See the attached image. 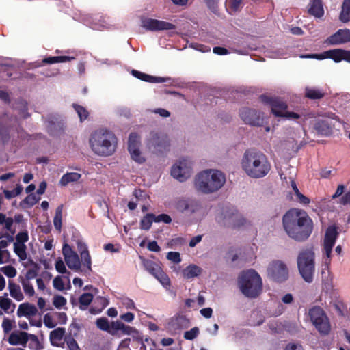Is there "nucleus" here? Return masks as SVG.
I'll return each mask as SVG.
<instances>
[{
    "label": "nucleus",
    "mask_w": 350,
    "mask_h": 350,
    "mask_svg": "<svg viewBox=\"0 0 350 350\" xmlns=\"http://www.w3.org/2000/svg\"><path fill=\"white\" fill-rule=\"evenodd\" d=\"M345 190V187L344 185H342V184L338 185L335 193L332 195V198L336 199L339 197L341 198L343 196L342 194L344 193Z\"/></svg>",
    "instance_id": "60"
},
{
    "label": "nucleus",
    "mask_w": 350,
    "mask_h": 350,
    "mask_svg": "<svg viewBox=\"0 0 350 350\" xmlns=\"http://www.w3.org/2000/svg\"><path fill=\"white\" fill-rule=\"evenodd\" d=\"M191 161L188 158H183L175 163L171 169V175L180 182H183L191 174Z\"/></svg>",
    "instance_id": "12"
},
{
    "label": "nucleus",
    "mask_w": 350,
    "mask_h": 350,
    "mask_svg": "<svg viewBox=\"0 0 350 350\" xmlns=\"http://www.w3.org/2000/svg\"><path fill=\"white\" fill-rule=\"evenodd\" d=\"M310 319L317 331L323 336H327L331 331L329 318L324 310L318 306H314L308 311Z\"/></svg>",
    "instance_id": "8"
},
{
    "label": "nucleus",
    "mask_w": 350,
    "mask_h": 350,
    "mask_svg": "<svg viewBox=\"0 0 350 350\" xmlns=\"http://www.w3.org/2000/svg\"><path fill=\"white\" fill-rule=\"evenodd\" d=\"M93 295L92 293H83L79 298V302L80 304V309L85 310L87 306L90 304L92 301Z\"/></svg>",
    "instance_id": "37"
},
{
    "label": "nucleus",
    "mask_w": 350,
    "mask_h": 350,
    "mask_svg": "<svg viewBox=\"0 0 350 350\" xmlns=\"http://www.w3.org/2000/svg\"><path fill=\"white\" fill-rule=\"evenodd\" d=\"M38 312L36 307L29 303H23L18 306L17 310V316L21 317H30L36 315Z\"/></svg>",
    "instance_id": "22"
},
{
    "label": "nucleus",
    "mask_w": 350,
    "mask_h": 350,
    "mask_svg": "<svg viewBox=\"0 0 350 350\" xmlns=\"http://www.w3.org/2000/svg\"><path fill=\"white\" fill-rule=\"evenodd\" d=\"M8 293H5L3 297H0V308L5 311V312L9 313L8 310L11 306L12 312L16 307V304L12 303V300L7 297Z\"/></svg>",
    "instance_id": "34"
},
{
    "label": "nucleus",
    "mask_w": 350,
    "mask_h": 350,
    "mask_svg": "<svg viewBox=\"0 0 350 350\" xmlns=\"http://www.w3.org/2000/svg\"><path fill=\"white\" fill-rule=\"evenodd\" d=\"M29 340V334L25 332H12L10 334L8 341L11 345L26 346Z\"/></svg>",
    "instance_id": "20"
},
{
    "label": "nucleus",
    "mask_w": 350,
    "mask_h": 350,
    "mask_svg": "<svg viewBox=\"0 0 350 350\" xmlns=\"http://www.w3.org/2000/svg\"><path fill=\"white\" fill-rule=\"evenodd\" d=\"M172 221V218L167 214L162 213L157 216L154 215V222L159 223L163 222L165 224H170Z\"/></svg>",
    "instance_id": "54"
},
{
    "label": "nucleus",
    "mask_w": 350,
    "mask_h": 350,
    "mask_svg": "<svg viewBox=\"0 0 350 350\" xmlns=\"http://www.w3.org/2000/svg\"><path fill=\"white\" fill-rule=\"evenodd\" d=\"M199 334V329L196 327H193L189 331H187L184 333V338L186 340H192L196 338Z\"/></svg>",
    "instance_id": "51"
},
{
    "label": "nucleus",
    "mask_w": 350,
    "mask_h": 350,
    "mask_svg": "<svg viewBox=\"0 0 350 350\" xmlns=\"http://www.w3.org/2000/svg\"><path fill=\"white\" fill-rule=\"evenodd\" d=\"M299 272L306 282L313 281L314 273V253L312 250L306 249L300 252L297 257Z\"/></svg>",
    "instance_id": "6"
},
{
    "label": "nucleus",
    "mask_w": 350,
    "mask_h": 350,
    "mask_svg": "<svg viewBox=\"0 0 350 350\" xmlns=\"http://www.w3.org/2000/svg\"><path fill=\"white\" fill-rule=\"evenodd\" d=\"M40 198H37L34 194H29L21 202V205L26 204L28 206L31 207L35 205L39 200Z\"/></svg>",
    "instance_id": "48"
},
{
    "label": "nucleus",
    "mask_w": 350,
    "mask_h": 350,
    "mask_svg": "<svg viewBox=\"0 0 350 350\" xmlns=\"http://www.w3.org/2000/svg\"><path fill=\"white\" fill-rule=\"evenodd\" d=\"M94 306L91 307L90 312L93 314H99L109 304V300L104 297H98L94 303Z\"/></svg>",
    "instance_id": "25"
},
{
    "label": "nucleus",
    "mask_w": 350,
    "mask_h": 350,
    "mask_svg": "<svg viewBox=\"0 0 350 350\" xmlns=\"http://www.w3.org/2000/svg\"><path fill=\"white\" fill-rule=\"evenodd\" d=\"M225 182V176L220 171L207 170L196 176L195 187L204 193H211L218 191Z\"/></svg>",
    "instance_id": "4"
},
{
    "label": "nucleus",
    "mask_w": 350,
    "mask_h": 350,
    "mask_svg": "<svg viewBox=\"0 0 350 350\" xmlns=\"http://www.w3.org/2000/svg\"><path fill=\"white\" fill-rule=\"evenodd\" d=\"M53 284L54 288L59 291H63L64 289V282L59 276H57L54 278Z\"/></svg>",
    "instance_id": "59"
},
{
    "label": "nucleus",
    "mask_w": 350,
    "mask_h": 350,
    "mask_svg": "<svg viewBox=\"0 0 350 350\" xmlns=\"http://www.w3.org/2000/svg\"><path fill=\"white\" fill-rule=\"evenodd\" d=\"M16 241L15 243H18L21 244H25V243L27 242L29 240V235L27 230L24 232H18L16 236Z\"/></svg>",
    "instance_id": "53"
},
{
    "label": "nucleus",
    "mask_w": 350,
    "mask_h": 350,
    "mask_svg": "<svg viewBox=\"0 0 350 350\" xmlns=\"http://www.w3.org/2000/svg\"><path fill=\"white\" fill-rule=\"evenodd\" d=\"M305 96L311 100H317L323 98L325 93L321 89L306 88L305 89Z\"/></svg>",
    "instance_id": "30"
},
{
    "label": "nucleus",
    "mask_w": 350,
    "mask_h": 350,
    "mask_svg": "<svg viewBox=\"0 0 350 350\" xmlns=\"http://www.w3.org/2000/svg\"><path fill=\"white\" fill-rule=\"evenodd\" d=\"M339 204L342 205L350 204V191L345 193L340 199Z\"/></svg>",
    "instance_id": "63"
},
{
    "label": "nucleus",
    "mask_w": 350,
    "mask_h": 350,
    "mask_svg": "<svg viewBox=\"0 0 350 350\" xmlns=\"http://www.w3.org/2000/svg\"><path fill=\"white\" fill-rule=\"evenodd\" d=\"M8 289L11 297L16 301H20L24 299L20 286L12 280H9L8 282Z\"/></svg>",
    "instance_id": "27"
},
{
    "label": "nucleus",
    "mask_w": 350,
    "mask_h": 350,
    "mask_svg": "<svg viewBox=\"0 0 350 350\" xmlns=\"http://www.w3.org/2000/svg\"><path fill=\"white\" fill-rule=\"evenodd\" d=\"M26 245L18 243H14V251L20 260H25L27 258Z\"/></svg>",
    "instance_id": "38"
},
{
    "label": "nucleus",
    "mask_w": 350,
    "mask_h": 350,
    "mask_svg": "<svg viewBox=\"0 0 350 350\" xmlns=\"http://www.w3.org/2000/svg\"><path fill=\"white\" fill-rule=\"evenodd\" d=\"M38 266L37 264H34V267L33 269H29L26 274L25 280H27V281H29L30 280H32L35 278L38 275Z\"/></svg>",
    "instance_id": "52"
},
{
    "label": "nucleus",
    "mask_w": 350,
    "mask_h": 350,
    "mask_svg": "<svg viewBox=\"0 0 350 350\" xmlns=\"http://www.w3.org/2000/svg\"><path fill=\"white\" fill-rule=\"evenodd\" d=\"M62 210H63V205L61 204L58 206L55 209V214L53 218V224L55 226V228L58 231H61L62 229Z\"/></svg>",
    "instance_id": "36"
},
{
    "label": "nucleus",
    "mask_w": 350,
    "mask_h": 350,
    "mask_svg": "<svg viewBox=\"0 0 350 350\" xmlns=\"http://www.w3.org/2000/svg\"><path fill=\"white\" fill-rule=\"evenodd\" d=\"M316 131L321 135H329L332 133V129L327 120H319L314 126Z\"/></svg>",
    "instance_id": "24"
},
{
    "label": "nucleus",
    "mask_w": 350,
    "mask_h": 350,
    "mask_svg": "<svg viewBox=\"0 0 350 350\" xmlns=\"http://www.w3.org/2000/svg\"><path fill=\"white\" fill-rule=\"evenodd\" d=\"M260 100L264 104L271 107V113L276 117L287 119H298L300 118L298 113L287 111L288 105L281 98L262 94L260 96Z\"/></svg>",
    "instance_id": "7"
},
{
    "label": "nucleus",
    "mask_w": 350,
    "mask_h": 350,
    "mask_svg": "<svg viewBox=\"0 0 350 350\" xmlns=\"http://www.w3.org/2000/svg\"><path fill=\"white\" fill-rule=\"evenodd\" d=\"M2 271L7 277L12 278L16 275V269L12 265H7L1 268Z\"/></svg>",
    "instance_id": "49"
},
{
    "label": "nucleus",
    "mask_w": 350,
    "mask_h": 350,
    "mask_svg": "<svg viewBox=\"0 0 350 350\" xmlns=\"http://www.w3.org/2000/svg\"><path fill=\"white\" fill-rule=\"evenodd\" d=\"M167 258L176 264L181 262L180 256L178 252H169L167 254Z\"/></svg>",
    "instance_id": "55"
},
{
    "label": "nucleus",
    "mask_w": 350,
    "mask_h": 350,
    "mask_svg": "<svg viewBox=\"0 0 350 350\" xmlns=\"http://www.w3.org/2000/svg\"><path fill=\"white\" fill-rule=\"evenodd\" d=\"M77 250L79 252L80 255L81 254H83V253H87L89 252L88 246L85 243L79 241L77 243Z\"/></svg>",
    "instance_id": "64"
},
{
    "label": "nucleus",
    "mask_w": 350,
    "mask_h": 350,
    "mask_svg": "<svg viewBox=\"0 0 350 350\" xmlns=\"http://www.w3.org/2000/svg\"><path fill=\"white\" fill-rule=\"evenodd\" d=\"M338 234L339 233L337 230V228L335 226H329L325 231L323 241V250L326 256L325 262L327 265L330 264L332 249L335 245Z\"/></svg>",
    "instance_id": "14"
},
{
    "label": "nucleus",
    "mask_w": 350,
    "mask_h": 350,
    "mask_svg": "<svg viewBox=\"0 0 350 350\" xmlns=\"http://www.w3.org/2000/svg\"><path fill=\"white\" fill-rule=\"evenodd\" d=\"M66 335L65 328L57 327L50 332V341L53 345H57V343L64 339Z\"/></svg>",
    "instance_id": "28"
},
{
    "label": "nucleus",
    "mask_w": 350,
    "mask_h": 350,
    "mask_svg": "<svg viewBox=\"0 0 350 350\" xmlns=\"http://www.w3.org/2000/svg\"><path fill=\"white\" fill-rule=\"evenodd\" d=\"M241 119L247 124L262 126L264 123V113L255 109L242 107L239 110Z\"/></svg>",
    "instance_id": "11"
},
{
    "label": "nucleus",
    "mask_w": 350,
    "mask_h": 350,
    "mask_svg": "<svg viewBox=\"0 0 350 350\" xmlns=\"http://www.w3.org/2000/svg\"><path fill=\"white\" fill-rule=\"evenodd\" d=\"M303 57L310 58V59H317L319 60H322V59L327 58L326 51H324L323 53H319V54H308V55L303 56Z\"/></svg>",
    "instance_id": "61"
},
{
    "label": "nucleus",
    "mask_w": 350,
    "mask_h": 350,
    "mask_svg": "<svg viewBox=\"0 0 350 350\" xmlns=\"http://www.w3.org/2000/svg\"><path fill=\"white\" fill-rule=\"evenodd\" d=\"M327 58L333 59L335 62L342 61V49H336L326 51Z\"/></svg>",
    "instance_id": "42"
},
{
    "label": "nucleus",
    "mask_w": 350,
    "mask_h": 350,
    "mask_svg": "<svg viewBox=\"0 0 350 350\" xmlns=\"http://www.w3.org/2000/svg\"><path fill=\"white\" fill-rule=\"evenodd\" d=\"M217 220L221 226L233 229L246 224V219L234 208H224Z\"/></svg>",
    "instance_id": "9"
},
{
    "label": "nucleus",
    "mask_w": 350,
    "mask_h": 350,
    "mask_svg": "<svg viewBox=\"0 0 350 350\" xmlns=\"http://www.w3.org/2000/svg\"><path fill=\"white\" fill-rule=\"evenodd\" d=\"M241 293L247 297L256 298L261 293L262 282L260 275L254 270L243 271L239 277Z\"/></svg>",
    "instance_id": "5"
},
{
    "label": "nucleus",
    "mask_w": 350,
    "mask_h": 350,
    "mask_svg": "<svg viewBox=\"0 0 350 350\" xmlns=\"http://www.w3.org/2000/svg\"><path fill=\"white\" fill-rule=\"evenodd\" d=\"M147 146L155 153H163L170 149V144L167 135L161 133L151 132Z\"/></svg>",
    "instance_id": "10"
},
{
    "label": "nucleus",
    "mask_w": 350,
    "mask_h": 350,
    "mask_svg": "<svg viewBox=\"0 0 350 350\" xmlns=\"http://www.w3.org/2000/svg\"><path fill=\"white\" fill-rule=\"evenodd\" d=\"M202 272V269L196 265H190L183 271V275L185 278L191 279L200 275Z\"/></svg>",
    "instance_id": "26"
},
{
    "label": "nucleus",
    "mask_w": 350,
    "mask_h": 350,
    "mask_svg": "<svg viewBox=\"0 0 350 350\" xmlns=\"http://www.w3.org/2000/svg\"><path fill=\"white\" fill-rule=\"evenodd\" d=\"M81 177V175L79 173L68 172L62 176L59 184L62 186H66L70 183L78 181Z\"/></svg>",
    "instance_id": "31"
},
{
    "label": "nucleus",
    "mask_w": 350,
    "mask_h": 350,
    "mask_svg": "<svg viewBox=\"0 0 350 350\" xmlns=\"http://www.w3.org/2000/svg\"><path fill=\"white\" fill-rule=\"evenodd\" d=\"M241 164L249 177L256 179L266 176L271 168L267 157L261 151L254 148L245 150Z\"/></svg>",
    "instance_id": "2"
},
{
    "label": "nucleus",
    "mask_w": 350,
    "mask_h": 350,
    "mask_svg": "<svg viewBox=\"0 0 350 350\" xmlns=\"http://www.w3.org/2000/svg\"><path fill=\"white\" fill-rule=\"evenodd\" d=\"M350 41V30L348 29H339L328 37L326 43L330 45H338Z\"/></svg>",
    "instance_id": "19"
},
{
    "label": "nucleus",
    "mask_w": 350,
    "mask_h": 350,
    "mask_svg": "<svg viewBox=\"0 0 350 350\" xmlns=\"http://www.w3.org/2000/svg\"><path fill=\"white\" fill-rule=\"evenodd\" d=\"M81 262L84 268H85V270H84L85 272H86V270H88L89 272L92 271V259L90 254L88 252L81 254L80 255Z\"/></svg>",
    "instance_id": "43"
},
{
    "label": "nucleus",
    "mask_w": 350,
    "mask_h": 350,
    "mask_svg": "<svg viewBox=\"0 0 350 350\" xmlns=\"http://www.w3.org/2000/svg\"><path fill=\"white\" fill-rule=\"evenodd\" d=\"M128 150L131 154L132 159L135 161L139 163H142L145 161V159L142 156L139 147L134 148L133 146H131V148L128 149Z\"/></svg>",
    "instance_id": "40"
},
{
    "label": "nucleus",
    "mask_w": 350,
    "mask_h": 350,
    "mask_svg": "<svg viewBox=\"0 0 350 350\" xmlns=\"http://www.w3.org/2000/svg\"><path fill=\"white\" fill-rule=\"evenodd\" d=\"M285 232L291 239L304 241L313 230V221L308 214L301 210L291 208L282 217Z\"/></svg>",
    "instance_id": "1"
},
{
    "label": "nucleus",
    "mask_w": 350,
    "mask_h": 350,
    "mask_svg": "<svg viewBox=\"0 0 350 350\" xmlns=\"http://www.w3.org/2000/svg\"><path fill=\"white\" fill-rule=\"evenodd\" d=\"M154 221V214L147 213L140 220L139 227L142 230H149Z\"/></svg>",
    "instance_id": "32"
},
{
    "label": "nucleus",
    "mask_w": 350,
    "mask_h": 350,
    "mask_svg": "<svg viewBox=\"0 0 350 350\" xmlns=\"http://www.w3.org/2000/svg\"><path fill=\"white\" fill-rule=\"evenodd\" d=\"M62 254L65 262L70 269L77 271L80 270L81 261L79 256L68 243L63 245Z\"/></svg>",
    "instance_id": "17"
},
{
    "label": "nucleus",
    "mask_w": 350,
    "mask_h": 350,
    "mask_svg": "<svg viewBox=\"0 0 350 350\" xmlns=\"http://www.w3.org/2000/svg\"><path fill=\"white\" fill-rule=\"evenodd\" d=\"M70 350H81L75 338H64Z\"/></svg>",
    "instance_id": "56"
},
{
    "label": "nucleus",
    "mask_w": 350,
    "mask_h": 350,
    "mask_svg": "<svg viewBox=\"0 0 350 350\" xmlns=\"http://www.w3.org/2000/svg\"><path fill=\"white\" fill-rule=\"evenodd\" d=\"M176 208L183 214L190 215L198 212L201 208V204L195 199L182 198L177 201Z\"/></svg>",
    "instance_id": "16"
},
{
    "label": "nucleus",
    "mask_w": 350,
    "mask_h": 350,
    "mask_svg": "<svg viewBox=\"0 0 350 350\" xmlns=\"http://www.w3.org/2000/svg\"><path fill=\"white\" fill-rule=\"evenodd\" d=\"M15 321L5 317L3 320L1 327L5 334H8L14 327Z\"/></svg>",
    "instance_id": "45"
},
{
    "label": "nucleus",
    "mask_w": 350,
    "mask_h": 350,
    "mask_svg": "<svg viewBox=\"0 0 350 350\" xmlns=\"http://www.w3.org/2000/svg\"><path fill=\"white\" fill-rule=\"evenodd\" d=\"M147 248L150 251L156 252H159L161 250V247L159 246V245L156 241H150L148 243Z\"/></svg>",
    "instance_id": "62"
},
{
    "label": "nucleus",
    "mask_w": 350,
    "mask_h": 350,
    "mask_svg": "<svg viewBox=\"0 0 350 350\" xmlns=\"http://www.w3.org/2000/svg\"><path fill=\"white\" fill-rule=\"evenodd\" d=\"M140 141L139 136L137 133H131L129 137L128 141V149L131 148V146L134 148L139 147Z\"/></svg>",
    "instance_id": "44"
},
{
    "label": "nucleus",
    "mask_w": 350,
    "mask_h": 350,
    "mask_svg": "<svg viewBox=\"0 0 350 350\" xmlns=\"http://www.w3.org/2000/svg\"><path fill=\"white\" fill-rule=\"evenodd\" d=\"M142 27L146 30L152 31L172 30L176 29L175 25L153 18H145L142 21Z\"/></svg>",
    "instance_id": "18"
},
{
    "label": "nucleus",
    "mask_w": 350,
    "mask_h": 350,
    "mask_svg": "<svg viewBox=\"0 0 350 350\" xmlns=\"http://www.w3.org/2000/svg\"><path fill=\"white\" fill-rule=\"evenodd\" d=\"M90 144L95 154L107 157L112 155L116 151L117 138L112 132L99 129L91 135Z\"/></svg>",
    "instance_id": "3"
},
{
    "label": "nucleus",
    "mask_w": 350,
    "mask_h": 350,
    "mask_svg": "<svg viewBox=\"0 0 350 350\" xmlns=\"http://www.w3.org/2000/svg\"><path fill=\"white\" fill-rule=\"evenodd\" d=\"M19 282L21 283L24 292L26 295L30 297L34 295L35 291L33 286L29 281H27V280H25L23 277L19 276Z\"/></svg>",
    "instance_id": "41"
},
{
    "label": "nucleus",
    "mask_w": 350,
    "mask_h": 350,
    "mask_svg": "<svg viewBox=\"0 0 350 350\" xmlns=\"http://www.w3.org/2000/svg\"><path fill=\"white\" fill-rule=\"evenodd\" d=\"M96 326L103 331L109 332L110 329V325L109 321L105 317H101L96 320Z\"/></svg>",
    "instance_id": "47"
},
{
    "label": "nucleus",
    "mask_w": 350,
    "mask_h": 350,
    "mask_svg": "<svg viewBox=\"0 0 350 350\" xmlns=\"http://www.w3.org/2000/svg\"><path fill=\"white\" fill-rule=\"evenodd\" d=\"M55 267L57 271L59 273L64 274L67 271L65 265L61 258L56 260Z\"/></svg>",
    "instance_id": "57"
},
{
    "label": "nucleus",
    "mask_w": 350,
    "mask_h": 350,
    "mask_svg": "<svg viewBox=\"0 0 350 350\" xmlns=\"http://www.w3.org/2000/svg\"><path fill=\"white\" fill-rule=\"evenodd\" d=\"M143 265L145 269L157 278L166 288L170 286V280L161 267L152 260L143 258Z\"/></svg>",
    "instance_id": "13"
},
{
    "label": "nucleus",
    "mask_w": 350,
    "mask_h": 350,
    "mask_svg": "<svg viewBox=\"0 0 350 350\" xmlns=\"http://www.w3.org/2000/svg\"><path fill=\"white\" fill-rule=\"evenodd\" d=\"M267 273L269 278L277 282H282L288 277L287 267L281 261H275L270 264Z\"/></svg>",
    "instance_id": "15"
},
{
    "label": "nucleus",
    "mask_w": 350,
    "mask_h": 350,
    "mask_svg": "<svg viewBox=\"0 0 350 350\" xmlns=\"http://www.w3.org/2000/svg\"><path fill=\"white\" fill-rule=\"evenodd\" d=\"M81 326L74 319L68 327V332L64 338H75L79 334Z\"/></svg>",
    "instance_id": "35"
},
{
    "label": "nucleus",
    "mask_w": 350,
    "mask_h": 350,
    "mask_svg": "<svg viewBox=\"0 0 350 350\" xmlns=\"http://www.w3.org/2000/svg\"><path fill=\"white\" fill-rule=\"evenodd\" d=\"M308 12L316 18H321L324 15L322 0H310Z\"/></svg>",
    "instance_id": "21"
},
{
    "label": "nucleus",
    "mask_w": 350,
    "mask_h": 350,
    "mask_svg": "<svg viewBox=\"0 0 350 350\" xmlns=\"http://www.w3.org/2000/svg\"><path fill=\"white\" fill-rule=\"evenodd\" d=\"M339 19L342 23H348L350 21V0L343 1Z\"/></svg>",
    "instance_id": "29"
},
{
    "label": "nucleus",
    "mask_w": 350,
    "mask_h": 350,
    "mask_svg": "<svg viewBox=\"0 0 350 350\" xmlns=\"http://www.w3.org/2000/svg\"><path fill=\"white\" fill-rule=\"evenodd\" d=\"M22 191L23 187L21 185H17L14 190H4L3 193L7 199H11L12 198L18 196L22 192Z\"/></svg>",
    "instance_id": "46"
},
{
    "label": "nucleus",
    "mask_w": 350,
    "mask_h": 350,
    "mask_svg": "<svg viewBox=\"0 0 350 350\" xmlns=\"http://www.w3.org/2000/svg\"><path fill=\"white\" fill-rule=\"evenodd\" d=\"M72 107L78 114L81 122H83L88 119L89 112L84 107L75 103L72 104Z\"/></svg>",
    "instance_id": "39"
},
{
    "label": "nucleus",
    "mask_w": 350,
    "mask_h": 350,
    "mask_svg": "<svg viewBox=\"0 0 350 350\" xmlns=\"http://www.w3.org/2000/svg\"><path fill=\"white\" fill-rule=\"evenodd\" d=\"M75 59V58L74 57L69 56L48 57L44 58L42 63V64H53L55 63L69 62Z\"/></svg>",
    "instance_id": "33"
},
{
    "label": "nucleus",
    "mask_w": 350,
    "mask_h": 350,
    "mask_svg": "<svg viewBox=\"0 0 350 350\" xmlns=\"http://www.w3.org/2000/svg\"><path fill=\"white\" fill-rule=\"evenodd\" d=\"M66 302V299L62 295H55L53 297V304L56 308H61Z\"/></svg>",
    "instance_id": "50"
},
{
    "label": "nucleus",
    "mask_w": 350,
    "mask_h": 350,
    "mask_svg": "<svg viewBox=\"0 0 350 350\" xmlns=\"http://www.w3.org/2000/svg\"><path fill=\"white\" fill-rule=\"evenodd\" d=\"M132 75L135 77L136 78L149 83H163L165 82L166 80L165 78L161 77H154L149 75H147L146 73L142 72L140 71L133 70H132Z\"/></svg>",
    "instance_id": "23"
},
{
    "label": "nucleus",
    "mask_w": 350,
    "mask_h": 350,
    "mask_svg": "<svg viewBox=\"0 0 350 350\" xmlns=\"http://www.w3.org/2000/svg\"><path fill=\"white\" fill-rule=\"evenodd\" d=\"M44 323L48 328H53L56 326V323L53 322L52 317L48 313L44 316Z\"/></svg>",
    "instance_id": "58"
}]
</instances>
